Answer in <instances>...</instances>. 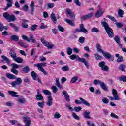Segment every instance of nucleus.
<instances>
[{
	"instance_id": "f257e3e1",
	"label": "nucleus",
	"mask_w": 126,
	"mask_h": 126,
	"mask_svg": "<svg viewBox=\"0 0 126 126\" xmlns=\"http://www.w3.org/2000/svg\"><path fill=\"white\" fill-rule=\"evenodd\" d=\"M101 23L102 26L104 27V29L106 30V33L108 35V37H109V38H114V31H113V29H112V28L109 26V24H108V20H107L106 18H104L103 21H102Z\"/></svg>"
},
{
	"instance_id": "f03ea898",
	"label": "nucleus",
	"mask_w": 126,
	"mask_h": 126,
	"mask_svg": "<svg viewBox=\"0 0 126 126\" xmlns=\"http://www.w3.org/2000/svg\"><path fill=\"white\" fill-rule=\"evenodd\" d=\"M34 66L38 68V70H39V71H41V72H43L44 75H48V72H46L45 69H44V68H43L47 66V63L43 62L38 64H35L34 65Z\"/></svg>"
},
{
	"instance_id": "7ed1b4c3",
	"label": "nucleus",
	"mask_w": 126,
	"mask_h": 126,
	"mask_svg": "<svg viewBox=\"0 0 126 126\" xmlns=\"http://www.w3.org/2000/svg\"><path fill=\"white\" fill-rule=\"evenodd\" d=\"M112 91L113 97L110 96L109 100L110 101H120V96L118 94V91L115 89H113Z\"/></svg>"
},
{
	"instance_id": "20e7f679",
	"label": "nucleus",
	"mask_w": 126,
	"mask_h": 126,
	"mask_svg": "<svg viewBox=\"0 0 126 126\" xmlns=\"http://www.w3.org/2000/svg\"><path fill=\"white\" fill-rule=\"evenodd\" d=\"M40 40L44 46L47 47V49L49 50H52L53 48H54V44L49 41L45 40L44 38H41Z\"/></svg>"
},
{
	"instance_id": "39448f33",
	"label": "nucleus",
	"mask_w": 126,
	"mask_h": 126,
	"mask_svg": "<svg viewBox=\"0 0 126 126\" xmlns=\"http://www.w3.org/2000/svg\"><path fill=\"white\" fill-rule=\"evenodd\" d=\"M11 66L12 67V69H11L10 71L15 75H18V73H19V71L17 69L19 68V65L15 63H13L11 64Z\"/></svg>"
},
{
	"instance_id": "423d86ee",
	"label": "nucleus",
	"mask_w": 126,
	"mask_h": 126,
	"mask_svg": "<svg viewBox=\"0 0 126 126\" xmlns=\"http://www.w3.org/2000/svg\"><path fill=\"white\" fill-rule=\"evenodd\" d=\"M79 99L80 100L76 99L75 101V104H76L77 105H80V104H84L85 106H87V107H90V103L86 101V100H85L84 99H83L82 97H80Z\"/></svg>"
},
{
	"instance_id": "0eeeda50",
	"label": "nucleus",
	"mask_w": 126,
	"mask_h": 126,
	"mask_svg": "<svg viewBox=\"0 0 126 126\" xmlns=\"http://www.w3.org/2000/svg\"><path fill=\"white\" fill-rule=\"evenodd\" d=\"M15 79H16L15 81H12L10 84L12 86V87L16 88L17 85H20V84L22 83V79L18 77L16 78Z\"/></svg>"
},
{
	"instance_id": "6e6552de",
	"label": "nucleus",
	"mask_w": 126,
	"mask_h": 126,
	"mask_svg": "<svg viewBox=\"0 0 126 126\" xmlns=\"http://www.w3.org/2000/svg\"><path fill=\"white\" fill-rule=\"evenodd\" d=\"M98 66L99 67H101V70H103V71H106V72H108V71H109V67L106 65V62L104 61H101L99 62Z\"/></svg>"
},
{
	"instance_id": "1a4fd4ad",
	"label": "nucleus",
	"mask_w": 126,
	"mask_h": 126,
	"mask_svg": "<svg viewBox=\"0 0 126 126\" xmlns=\"http://www.w3.org/2000/svg\"><path fill=\"white\" fill-rule=\"evenodd\" d=\"M23 121L25 124H26L25 125L23 126L22 124L18 123L17 126H30V125H31V121L29 120V118H28V117H24Z\"/></svg>"
},
{
	"instance_id": "9d476101",
	"label": "nucleus",
	"mask_w": 126,
	"mask_h": 126,
	"mask_svg": "<svg viewBox=\"0 0 126 126\" xmlns=\"http://www.w3.org/2000/svg\"><path fill=\"white\" fill-rule=\"evenodd\" d=\"M37 94L35 95L36 100L37 101H44V97L42 96V94L40 93V90H37Z\"/></svg>"
},
{
	"instance_id": "9b49d317",
	"label": "nucleus",
	"mask_w": 126,
	"mask_h": 126,
	"mask_svg": "<svg viewBox=\"0 0 126 126\" xmlns=\"http://www.w3.org/2000/svg\"><path fill=\"white\" fill-rule=\"evenodd\" d=\"M93 15H94V13H90L86 15H84L82 16L81 19L82 20H88L89 19H90V18H92L93 17Z\"/></svg>"
},
{
	"instance_id": "f8f14e48",
	"label": "nucleus",
	"mask_w": 126,
	"mask_h": 126,
	"mask_svg": "<svg viewBox=\"0 0 126 126\" xmlns=\"http://www.w3.org/2000/svg\"><path fill=\"white\" fill-rule=\"evenodd\" d=\"M66 12L67 15H69V17L70 16L71 19H74V18H75V15L74 14V13H73V12H72V11H71V10H70V9H66Z\"/></svg>"
},
{
	"instance_id": "ddd939ff",
	"label": "nucleus",
	"mask_w": 126,
	"mask_h": 126,
	"mask_svg": "<svg viewBox=\"0 0 126 126\" xmlns=\"http://www.w3.org/2000/svg\"><path fill=\"white\" fill-rule=\"evenodd\" d=\"M102 55L105 58H106V59H109L111 61H114V57L112 56L110 53L104 52Z\"/></svg>"
},
{
	"instance_id": "4468645a",
	"label": "nucleus",
	"mask_w": 126,
	"mask_h": 126,
	"mask_svg": "<svg viewBox=\"0 0 126 126\" xmlns=\"http://www.w3.org/2000/svg\"><path fill=\"white\" fill-rule=\"evenodd\" d=\"M62 94L64 95L66 101L69 103V102L70 101V98H69V95H68V93L67 92H66V91H63Z\"/></svg>"
},
{
	"instance_id": "2eb2a0df",
	"label": "nucleus",
	"mask_w": 126,
	"mask_h": 126,
	"mask_svg": "<svg viewBox=\"0 0 126 126\" xmlns=\"http://www.w3.org/2000/svg\"><path fill=\"white\" fill-rule=\"evenodd\" d=\"M80 30L81 33H84L85 34H87V33H88V31L84 28V25H83V24H81L80 25Z\"/></svg>"
},
{
	"instance_id": "dca6fc26",
	"label": "nucleus",
	"mask_w": 126,
	"mask_h": 126,
	"mask_svg": "<svg viewBox=\"0 0 126 126\" xmlns=\"http://www.w3.org/2000/svg\"><path fill=\"white\" fill-rule=\"evenodd\" d=\"M104 9H99L97 11L96 14H95V16L97 18L99 17H101L102 15H103V14L104 13Z\"/></svg>"
},
{
	"instance_id": "f3484780",
	"label": "nucleus",
	"mask_w": 126,
	"mask_h": 126,
	"mask_svg": "<svg viewBox=\"0 0 126 126\" xmlns=\"http://www.w3.org/2000/svg\"><path fill=\"white\" fill-rule=\"evenodd\" d=\"M80 61L79 62H81V63H84V65L87 67V68L88 69H89V64H88V61H86V60L85 59V58H81L79 60Z\"/></svg>"
},
{
	"instance_id": "a211bd4d",
	"label": "nucleus",
	"mask_w": 126,
	"mask_h": 126,
	"mask_svg": "<svg viewBox=\"0 0 126 126\" xmlns=\"http://www.w3.org/2000/svg\"><path fill=\"white\" fill-rule=\"evenodd\" d=\"M114 41L117 43V44H118L119 47L122 48L123 47V45L121 44V38H120V37H119V35H116L115 37L114 38Z\"/></svg>"
},
{
	"instance_id": "6ab92c4d",
	"label": "nucleus",
	"mask_w": 126,
	"mask_h": 126,
	"mask_svg": "<svg viewBox=\"0 0 126 126\" xmlns=\"http://www.w3.org/2000/svg\"><path fill=\"white\" fill-rule=\"evenodd\" d=\"M46 104L48 107L52 106V105H53V98H52L51 96H49L48 97V100L46 102Z\"/></svg>"
},
{
	"instance_id": "aec40b11",
	"label": "nucleus",
	"mask_w": 126,
	"mask_h": 126,
	"mask_svg": "<svg viewBox=\"0 0 126 126\" xmlns=\"http://www.w3.org/2000/svg\"><path fill=\"white\" fill-rule=\"evenodd\" d=\"M9 94L12 97H14V98H18L19 95L17 94V92H14L13 91H9L8 92Z\"/></svg>"
},
{
	"instance_id": "412c9836",
	"label": "nucleus",
	"mask_w": 126,
	"mask_h": 126,
	"mask_svg": "<svg viewBox=\"0 0 126 126\" xmlns=\"http://www.w3.org/2000/svg\"><path fill=\"white\" fill-rule=\"evenodd\" d=\"M7 2V6L4 8V10H7L10 7L12 6V0H5Z\"/></svg>"
},
{
	"instance_id": "4be33fe9",
	"label": "nucleus",
	"mask_w": 126,
	"mask_h": 126,
	"mask_svg": "<svg viewBox=\"0 0 126 126\" xmlns=\"http://www.w3.org/2000/svg\"><path fill=\"white\" fill-rule=\"evenodd\" d=\"M69 58L71 60H76V61H77V62H80L79 60L80 59H81V58L79 57V56L78 55H74V54H72V55H70L69 56Z\"/></svg>"
},
{
	"instance_id": "5701e85b",
	"label": "nucleus",
	"mask_w": 126,
	"mask_h": 126,
	"mask_svg": "<svg viewBox=\"0 0 126 126\" xmlns=\"http://www.w3.org/2000/svg\"><path fill=\"white\" fill-rule=\"evenodd\" d=\"M16 20V18L15 17V15L12 14L10 15L9 17V19H8V22H14Z\"/></svg>"
},
{
	"instance_id": "b1692460",
	"label": "nucleus",
	"mask_w": 126,
	"mask_h": 126,
	"mask_svg": "<svg viewBox=\"0 0 126 126\" xmlns=\"http://www.w3.org/2000/svg\"><path fill=\"white\" fill-rule=\"evenodd\" d=\"M55 85H56V86L59 88V89H63V86H62L61 84H60V79L59 78H56Z\"/></svg>"
},
{
	"instance_id": "393cba45",
	"label": "nucleus",
	"mask_w": 126,
	"mask_h": 126,
	"mask_svg": "<svg viewBox=\"0 0 126 126\" xmlns=\"http://www.w3.org/2000/svg\"><path fill=\"white\" fill-rule=\"evenodd\" d=\"M9 55L11 58H13V60L16 58V53L15 52V50H13L12 49L10 50Z\"/></svg>"
},
{
	"instance_id": "a878e982",
	"label": "nucleus",
	"mask_w": 126,
	"mask_h": 126,
	"mask_svg": "<svg viewBox=\"0 0 126 126\" xmlns=\"http://www.w3.org/2000/svg\"><path fill=\"white\" fill-rule=\"evenodd\" d=\"M30 7H31V14H32V15H33V13H34V11H35V3L32 1L31 2V5H30Z\"/></svg>"
},
{
	"instance_id": "bb28decb",
	"label": "nucleus",
	"mask_w": 126,
	"mask_h": 126,
	"mask_svg": "<svg viewBox=\"0 0 126 126\" xmlns=\"http://www.w3.org/2000/svg\"><path fill=\"white\" fill-rule=\"evenodd\" d=\"M21 20L22 21H23V22L22 23V27H23V28H28V24H27L26 22H28L29 21L27 20L23 19H22Z\"/></svg>"
},
{
	"instance_id": "cd10ccee",
	"label": "nucleus",
	"mask_w": 126,
	"mask_h": 126,
	"mask_svg": "<svg viewBox=\"0 0 126 126\" xmlns=\"http://www.w3.org/2000/svg\"><path fill=\"white\" fill-rule=\"evenodd\" d=\"M50 18L51 20H52L53 22L56 24L57 23V18L56 17V14H55L54 13H52Z\"/></svg>"
},
{
	"instance_id": "c85d7f7f",
	"label": "nucleus",
	"mask_w": 126,
	"mask_h": 126,
	"mask_svg": "<svg viewBox=\"0 0 126 126\" xmlns=\"http://www.w3.org/2000/svg\"><path fill=\"white\" fill-rule=\"evenodd\" d=\"M11 40L15 42H18L19 41V36L16 35H13L11 36Z\"/></svg>"
},
{
	"instance_id": "c756f323",
	"label": "nucleus",
	"mask_w": 126,
	"mask_h": 126,
	"mask_svg": "<svg viewBox=\"0 0 126 126\" xmlns=\"http://www.w3.org/2000/svg\"><path fill=\"white\" fill-rule=\"evenodd\" d=\"M31 76L33 80H37V79L39 77V76H38V74L35 73V71H32Z\"/></svg>"
},
{
	"instance_id": "7c9ffc66",
	"label": "nucleus",
	"mask_w": 126,
	"mask_h": 126,
	"mask_svg": "<svg viewBox=\"0 0 126 126\" xmlns=\"http://www.w3.org/2000/svg\"><path fill=\"white\" fill-rule=\"evenodd\" d=\"M89 115H90V112L86 110L84 113V118L86 119H91V117Z\"/></svg>"
},
{
	"instance_id": "2f4dec72",
	"label": "nucleus",
	"mask_w": 126,
	"mask_h": 126,
	"mask_svg": "<svg viewBox=\"0 0 126 126\" xmlns=\"http://www.w3.org/2000/svg\"><path fill=\"white\" fill-rule=\"evenodd\" d=\"M96 48H97V52H98L99 53H101V54L104 53V50H103V49H102V47H101V45H100V44H96Z\"/></svg>"
},
{
	"instance_id": "473e14b6",
	"label": "nucleus",
	"mask_w": 126,
	"mask_h": 126,
	"mask_svg": "<svg viewBox=\"0 0 126 126\" xmlns=\"http://www.w3.org/2000/svg\"><path fill=\"white\" fill-rule=\"evenodd\" d=\"M17 102L20 104H25L26 103V99L24 98H19L17 99Z\"/></svg>"
},
{
	"instance_id": "72a5a7b5",
	"label": "nucleus",
	"mask_w": 126,
	"mask_h": 126,
	"mask_svg": "<svg viewBox=\"0 0 126 126\" xmlns=\"http://www.w3.org/2000/svg\"><path fill=\"white\" fill-rule=\"evenodd\" d=\"M126 68V65L125 64H121L119 65V69L121 71H124V72H126V70L125 69Z\"/></svg>"
},
{
	"instance_id": "f704fd0d",
	"label": "nucleus",
	"mask_w": 126,
	"mask_h": 126,
	"mask_svg": "<svg viewBox=\"0 0 126 126\" xmlns=\"http://www.w3.org/2000/svg\"><path fill=\"white\" fill-rule=\"evenodd\" d=\"M6 76L7 78H9V79H15L16 78L15 75L10 73L6 74Z\"/></svg>"
},
{
	"instance_id": "c9c22d12",
	"label": "nucleus",
	"mask_w": 126,
	"mask_h": 126,
	"mask_svg": "<svg viewBox=\"0 0 126 126\" xmlns=\"http://www.w3.org/2000/svg\"><path fill=\"white\" fill-rule=\"evenodd\" d=\"M100 87L105 91H108V88H107V86H106V85L105 84V83H104L103 82H101L100 83Z\"/></svg>"
},
{
	"instance_id": "e433bc0d",
	"label": "nucleus",
	"mask_w": 126,
	"mask_h": 126,
	"mask_svg": "<svg viewBox=\"0 0 126 126\" xmlns=\"http://www.w3.org/2000/svg\"><path fill=\"white\" fill-rule=\"evenodd\" d=\"M91 32H92V33H99L100 31L97 28L94 27L91 29Z\"/></svg>"
},
{
	"instance_id": "4c0bfd02",
	"label": "nucleus",
	"mask_w": 126,
	"mask_h": 126,
	"mask_svg": "<svg viewBox=\"0 0 126 126\" xmlns=\"http://www.w3.org/2000/svg\"><path fill=\"white\" fill-rule=\"evenodd\" d=\"M13 60L17 62V63H21L22 62H23V59L20 57H16L13 59Z\"/></svg>"
},
{
	"instance_id": "58836bf2",
	"label": "nucleus",
	"mask_w": 126,
	"mask_h": 126,
	"mask_svg": "<svg viewBox=\"0 0 126 126\" xmlns=\"http://www.w3.org/2000/svg\"><path fill=\"white\" fill-rule=\"evenodd\" d=\"M29 39L30 40V42H32V43H36V39H35V37H34V35L31 34Z\"/></svg>"
},
{
	"instance_id": "ea45409f",
	"label": "nucleus",
	"mask_w": 126,
	"mask_h": 126,
	"mask_svg": "<svg viewBox=\"0 0 126 126\" xmlns=\"http://www.w3.org/2000/svg\"><path fill=\"white\" fill-rule=\"evenodd\" d=\"M65 21L66 22V23H68V24H69V25H71V26H74V22H72L71 20H69L67 19H65Z\"/></svg>"
},
{
	"instance_id": "a19ab883",
	"label": "nucleus",
	"mask_w": 126,
	"mask_h": 126,
	"mask_svg": "<svg viewBox=\"0 0 126 126\" xmlns=\"http://www.w3.org/2000/svg\"><path fill=\"white\" fill-rule=\"evenodd\" d=\"M78 80V77L77 76H74L72 78L71 81H70V83L73 84V83H75Z\"/></svg>"
},
{
	"instance_id": "79ce46f5",
	"label": "nucleus",
	"mask_w": 126,
	"mask_h": 126,
	"mask_svg": "<svg viewBox=\"0 0 126 126\" xmlns=\"http://www.w3.org/2000/svg\"><path fill=\"white\" fill-rule=\"evenodd\" d=\"M124 14V11L121 9H118V16L119 17L123 18L124 16H123Z\"/></svg>"
},
{
	"instance_id": "37998d69",
	"label": "nucleus",
	"mask_w": 126,
	"mask_h": 126,
	"mask_svg": "<svg viewBox=\"0 0 126 126\" xmlns=\"http://www.w3.org/2000/svg\"><path fill=\"white\" fill-rule=\"evenodd\" d=\"M43 93H44V94H45V95H47L48 96H51V95H52V93H51V92H50L48 90H43Z\"/></svg>"
},
{
	"instance_id": "c03bdc74",
	"label": "nucleus",
	"mask_w": 126,
	"mask_h": 126,
	"mask_svg": "<svg viewBox=\"0 0 126 126\" xmlns=\"http://www.w3.org/2000/svg\"><path fill=\"white\" fill-rule=\"evenodd\" d=\"M119 80L123 81V82H126V76H121L118 77Z\"/></svg>"
},
{
	"instance_id": "a18cd8bd",
	"label": "nucleus",
	"mask_w": 126,
	"mask_h": 126,
	"mask_svg": "<svg viewBox=\"0 0 126 126\" xmlns=\"http://www.w3.org/2000/svg\"><path fill=\"white\" fill-rule=\"evenodd\" d=\"M10 15L8 12H5L3 14V16L5 19H6V20H8V19L9 18V16Z\"/></svg>"
},
{
	"instance_id": "49530a36",
	"label": "nucleus",
	"mask_w": 126,
	"mask_h": 126,
	"mask_svg": "<svg viewBox=\"0 0 126 126\" xmlns=\"http://www.w3.org/2000/svg\"><path fill=\"white\" fill-rule=\"evenodd\" d=\"M107 17L110 19V20H112V21H114V22H117V20L116 19V18H115L114 16L108 15L107 16Z\"/></svg>"
},
{
	"instance_id": "de8ad7c7",
	"label": "nucleus",
	"mask_w": 126,
	"mask_h": 126,
	"mask_svg": "<svg viewBox=\"0 0 126 126\" xmlns=\"http://www.w3.org/2000/svg\"><path fill=\"white\" fill-rule=\"evenodd\" d=\"M37 105L38 106V107H39V108H41V109H43V108H44V106H45V102H38L37 103Z\"/></svg>"
},
{
	"instance_id": "09e8293b",
	"label": "nucleus",
	"mask_w": 126,
	"mask_h": 126,
	"mask_svg": "<svg viewBox=\"0 0 126 126\" xmlns=\"http://www.w3.org/2000/svg\"><path fill=\"white\" fill-rule=\"evenodd\" d=\"M66 53H67V55H68L69 56H70V55H71V54H72V49H71V48H70V47L67 48Z\"/></svg>"
},
{
	"instance_id": "8fccbe9b",
	"label": "nucleus",
	"mask_w": 126,
	"mask_h": 126,
	"mask_svg": "<svg viewBox=\"0 0 126 126\" xmlns=\"http://www.w3.org/2000/svg\"><path fill=\"white\" fill-rule=\"evenodd\" d=\"M22 38L23 40H24V41H27L28 43H30V39H29V38H28V36L23 35H22Z\"/></svg>"
},
{
	"instance_id": "3c124183",
	"label": "nucleus",
	"mask_w": 126,
	"mask_h": 126,
	"mask_svg": "<svg viewBox=\"0 0 126 126\" xmlns=\"http://www.w3.org/2000/svg\"><path fill=\"white\" fill-rule=\"evenodd\" d=\"M61 117H62V116L61 115V114L57 112H56L55 114H54V119H60L61 118Z\"/></svg>"
},
{
	"instance_id": "603ef678",
	"label": "nucleus",
	"mask_w": 126,
	"mask_h": 126,
	"mask_svg": "<svg viewBox=\"0 0 126 126\" xmlns=\"http://www.w3.org/2000/svg\"><path fill=\"white\" fill-rule=\"evenodd\" d=\"M30 70V68H29V66H26L23 68V71L24 72V73L29 72Z\"/></svg>"
},
{
	"instance_id": "864d4df0",
	"label": "nucleus",
	"mask_w": 126,
	"mask_h": 126,
	"mask_svg": "<svg viewBox=\"0 0 126 126\" xmlns=\"http://www.w3.org/2000/svg\"><path fill=\"white\" fill-rule=\"evenodd\" d=\"M82 109V108H81V106H78V107L75 106L74 107V110L75 112H76L77 113H78V112H80Z\"/></svg>"
},
{
	"instance_id": "5fc2aeb1",
	"label": "nucleus",
	"mask_w": 126,
	"mask_h": 126,
	"mask_svg": "<svg viewBox=\"0 0 126 126\" xmlns=\"http://www.w3.org/2000/svg\"><path fill=\"white\" fill-rule=\"evenodd\" d=\"M79 42L80 44H84V42H85V38L83 36L80 37L79 39Z\"/></svg>"
},
{
	"instance_id": "6e6d98bb",
	"label": "nucleus",
	"mask_w": 126,
	"mask_h": 126,
	"mask_svg": "<svg viewBox=\"0 0 126 126\" xmlns=\"http://www.w3.org/2000/svg\"><path fill=\"white\" fill-rule=\"evenodd\" d=\"M1 58L3 59L2 60V63H4V62H7V61H8V60H9V59L7 58V57L4 55H2Z\"/></svg>"
},
{
	"instance_id": "4d7b16f0",
	"label": "nucleus",
	"mask_w": 126,
	"mask_h": 126,
	"mask_svg": "<svg viewBox=\"0 0 126 126\" xmlns=\"http://www.w3.org/2000/svg\"><path fill=\"white\" fill-rule=\"evenodd\" d=\"M51 89L53 93H57V92L58 91V88H57L56 86H52L51 87Z\"/></svg>"
},
{
	"instance_id": "13d9d810",
	"label": "nucleus",
	"mask_w": 126,
	"mask_h": 126,
	"mask_svg": "<svg viewBox=\"0 0 126 126\" xmlns=\"http://www.w3.org/2000/svg\"><path fill=\"white\" fill-rule=\"evenodd\" d=\"M61 69L63 71H68L69 70V67H68V66H64L62 67Z\"/></svg>"
},
{
	"instance_id": "bf43d9fd",
	"label": "nucleus",
	"mask_w": 126,
	"mask_h": 126,
	"mask_svg": "<svg viewBox=\"0 0 126 126\" xmlns=\"http://www.w3.org/2000/svg\"><path fill=\"white\" fill-rule=\"evenodd\" d=\"M38 27V25H32L31 27V31H34V30H36V29Z\"/></svg>"
},
{
	"instance_id": "052dcab7",
	"label": "nucleus",
	"mask_w": 126,
	"mask_h": 126,
	"mask_svg": "<svg viewBox=\"0 0 126 126\" xmlns=\"http://www.w3.org/2000/svg\"><path fill=\"white\" fill-rule=\"evenodd\" d=\"M74 3L77 6H81V3L79 1V0H74Z\"/></svg>"
},
{
	"instance_id": "680f3d73",
	"label": "nucleus",
	"mask_w": 126,
	"mask_h": 126,
	"mask_svg": "<svg viewBox=\"0 0 126 126\" xmlns=\"http://www.w3.org/2000/svg\"><path fill=\"white\" fill-rule=\"evenodd\" d=\"M115 24L118 28H122L124 26V24L120 22L116 23Z\"/></svg>"
},
{
	"instance_id": "e2e57ef3",
	"label": "nucleus",
	"mask_w": 126,
	"mask_h": 126,
	"mask_svg": "<svg viewBox=\"0 0 126 126\" xmlns=\"http://www.w3.org/2000/svg\"><path fill=\"white\" fill-rule=\"evenodd\" d=\"M110 117L112 118H114V119H119V116L118 115L115 114V113L111 112L110 114Z\"/></svg>"
},
{
	"instance_id": "0e129e2a",
	"label": "nucleus",
	"mask_w": 126,
	"mask_h": 126,
	"mask_svg": "<svg viewBox=\"0 0 126 126\" xmlns=\"http://www.w3.org/2000/svg\"><path fill=\"white\" fill-rule=\"evenodd\" d=\"M123 61H124V57L123 56H120L118 57V59H117V62L118 63H122Z\"/></svg>"
},
{
	"instance_id": "69168bd1",
	"label": "nucleus",
	"mask_w": 126,
	"mask_h": 126,
	"mask_svg": "<svg viewBox=\"0 0 126 126\" xmlns=\"http://www.w3.org/2000/svg\"><path fill=\"white\" fill-rule=\"evenodd\" d=\"M58 30L61 32H64V28H63L62 26L59 25L58 26Z\"/></svg>"
},
{
	"instance_id": "338daca9",
	"label": "nucleus",
	"mask_w": 126,
	"mask_h": 126,
	"mask_svg": "<svg viewBox=\"0 0 126 126\" xmlns=\"http://www.w3.org/2000/svg\"><path fill=\"white\" fill-rule=\"evenodd\" d=\"M72 116H73V118H74V119H75V120H79V116L76 115V113L73 112Z\"/></svg>"
},
{
	"instance_id": "774afa93",
	"label": "nucleus",
	"mask_w": 126,
	"mask_h": 126,
	"mask_svg": "<svg viewBox=\"0 0 126 126\" xmlns=\"http://www.w3.org/2000/svg\"><path fill=\"white\" fill-rule=\"evenodd\" d=\"M102 101L104 104H109V100L107 98H104Z\"/></svg>"
}]
</instances>
